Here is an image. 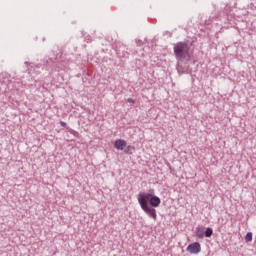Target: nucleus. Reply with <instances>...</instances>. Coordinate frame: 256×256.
Returning <instances> with one entry per match:
<instances>
[{
    "mask_svg": "<svg viewBox=\"0 0 256 256\" xmlns=\"http://www.w3.org/2000/svg\"><path fill=\"white\" fill-rule=\"evenodd\" d=\"M129 149H131V146L127 147V150H125V153H129Z\"/></svg>",
    "mask_w": 256,
    "mask_h": 256,
    "instance_id": "obj_11",
    "label": "nucleus"
},
{
    "mask_svg": "<svg viewBox=\"0 0 256 256\" xmlns=\"http://www.w3.org/2000/svg\"><path fill=\"white\" fill-rule=\"evenodd\" d=\"M139 205L144 213H147L149 217H152L154 221H157V210L149 206V203L147 202V196H140Z\"/></svg>",
    "mask_w": 256,
    "mask_h": 256,
    "instance_id": "obj_3",
    "label": "nucleus"
},
{
    "mask_svg": "<svg viewBox=\"0 0 256 256\" xmlns=\"http://www.w3.org/2000/svg\"><path fill=\"white\" fill-rule=\"evenodd\" d=\"M127 102H128V103H135V100H133L132 98H128V99H127Z\"/></svg>",
    "mask_w": 256,
    "mask_h": 256,
    "instance_id": "obj_10",
    "label": "nucleus"
},
{
    "mask_svg": "<svg viewBox=\"0 0 256 256\" xmlns=\"http://www.w3.org/2000/svg\"><path fill=\"white\" fill-rule=\"evenodd\" d=\"M174 54L177 59H184L185 61H191V56H189V45L184 42H178L174 46Z\"/></svg>",
    "mask_w": 256,
    "mask_h": 256,
    "instance_id": "obj_1",
    "label": "nucleus"
},
{
    "mask_svg": "<svg viewBox=\"0 0 256 256\" xmlns=\"http://www.w3.org/2000/svg\"><path fill=\"white\" fill-rule=\"evenodd\" d=\"M211 235H213V229L207 228L205 231V237H211Z\"/></svg>",
    "mask_w": 256,
    "mask_h": 256,
    "instance_id": "obj_8",
    "label": "nucleus"
},
{
    "mask_svg": "<svg viewBox=\"0 0 256 256\" xmlns=\"http://www.w3.org/2000/svg\"><path fill=\"white\" fill-rule=\"evenodd\" d=\"M246 243H251L253 241V233L248 232L245 236Z\"/></svg>",
    "mask_w": 256,
    "mask_h": 256,
    "instance_id": "obj_7",
    "label": "nucleus"
},
{
    "mask_svg": "<svg viewBox=\"0 0 256 256\" xmlns=\"http://www.w3.org/2000/svg\"><path fill=\"white\" fill-rule=\"evenodd\" d=\"M186 251H188V253L191 255H197L198 253H201V244L199 242H194L188 245Z\"/></svg>",
    "mask_w": 256,
    "mask_h": 256,
    "instance_id": "obj_4",
    "label": "nucleus"
},
{
    "mask_svg": "<svg viewBox=\"0 0 256 256\" xmlns=\"http://www.w3.org/2000/svg\"><path fill=\"white\" fill-rule=\"evenodd\" d=\"M114 145L118 151H123V149L127 147V141L123 139H118L114 142Z\"/></svg>",
    "mask_w": 256,
    "mask_h": 256,
    "instance_id": "obj_5",
    "label": "nucleus"
},
{
    "mask_svg": "<svg viewBox=\"0 0 256 256\" xmlns=\"http://www.w3.org/2000/svg\"><path fill=\"white\" fill-rule=\"evenodd\" d=\"M141 196L147 197V203H149L151 207H159L161 205V198L155 195L154 189H149L147 193H139L137 196L138 203Z\"/></svg>",
    "mask_w": 256,
    "mask_h": 256,
    "instance_id": "obj_2",
    "label": "nucleus"
},
{
    "mask_svg": "<svg viewBox=\"0 0 256 256\" xmlns=\"http://www.w3.org/2000/svg\"><path fill=\"white\" fill-rule=\"evenodd\" d=\"M196 236L198 237V239H203V237H205V233L203 232V229L197 228Z\"/></svg>",
    "mask_w": 256,
    "mask_h": 256,
    "instance_id": "obj_6",
    "label": "nucleus"
},
{
    "mask_svg": "<svg viewBox=\"0 0 256 256\" xmlns=\"http://www.w3.org/2000/svg\"><path fill=\"white\" fill-rule=\"evenodd\" d=\"M60 125H61V127H67V123H65L64 121H61Z\"/></svg>",
    "mask_w": 256,
    "mask_h": 256,
    "instance_id": "obj_9",
    "label": "nucleus"
}]
</instances>
